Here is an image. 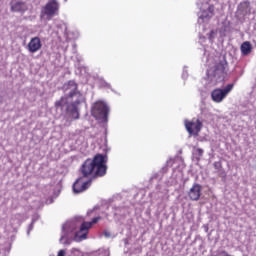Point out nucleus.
Listing matches in <instances>:
<instances>
[{"label": "nucleus", "instance_id": "obj_6", "mask_svg": "<svg viewBox=\"0 0 256 256\" xmlns=\"http://www.w3.org/2000/svg\"><path fill=\"white\" fill-rule=\"evenodd\" d=\"M233 84H228L224 89L216 88L211 92L212 101L214 103H221L231 91H233Z\"/></svg>", "mask_w": 256, "mask_h": 256}, {"label": "nucleus", "instance_id": "obj_15", "mask_svg": "<svg viewBox=\"0 0 256 256\" xmlns=\"http://www.w3.org/2000/svg\"><path fill=\"white\" fill-rule=\"evenodd\" d=\"M203 153H204V151L201 148L194 149V155H195L197 161H199L203 157Z\"/></svg>", "mask_w": 256, "mask_h": 256}, {"label": "nucleus", "instance_id": "obj_1", "mask_svg": "<svg viewBox=\"0 0 256 256\" xmlns=\"http://www.w3.org/2000/svg\"><path fill=\"white\" fill-rule=\"evenodd\" d=\"M64 93H68L66 96L61 97L60 100L55 102V107H66L67 113L70 114L72 119H79V105L83 101V94L79 91V85L75 81L69 80L62 87Z\"/></svg>", "mask_w": 256, "mask_h": 256}, {"label": "nucleus", "instance_id": "obj_8", "mask_svg": "<svg viewBox=\"0 0 256 256\" xmlns=\"http://www.w3.org/2000/svg\"><path fill=\"white\" fill-rule=\"evenodd\" d=\"M185 127L189 135H199L203 127V123L199 119L197 120L193 119L191 121L186 120Z\"/></svg>", "mask_w": 256, "mask_h": 256}, {"label": "nucleus", "instance_id": "obj_2", "mask_svg": "<svg viewBox=\"0 0 256 256\" xmlns=\"http://www.w3.org/2000/svg\"><path fill=\"white\" fill-rule=\"evenodd\" d=\"M107 156L97 154L93 159H86L80 171L83 177H104L107 175Z\"/></svg>", "mask_w": 256, "mask_h": 256}, {"label": "nucleus", "instance_id": "obj_3", "mask_svg": "<svg viewBox=\"0 0 256 256\" xmlns=\"http://www.w3.org/2000/svg\"><path fill=\"white\" fill-rule=\"evenodd\" d=\"M91 115L94 116L97 121H107V117H109V107H107V104L104 102L98 101L93 104Z\"/></svg>", "mask_w": 256, "mask_h": 256}, {"label": "nucleus", "instance_id": "obj_9", "mask_svg": "<svg viewBox=\"0 0 256 256\" xmlns=\"http://www.w3.org/2000/svg\"><path fill=\"white\" fill-rule=\"evenodd\" d=\"M10 9L13 13H25L29 9L27 2L22 0H12L10 2Z\"/></svg>", "mask_w": 256, "mask_h": 256}, {"label": "nucleus", "instance_id": "obj_18", "mask_svg": "<svg viewBox=\"0 0 256 256\" xmlns=\"http://www.w3.org/2000/svg\"><path fill=\"white\" fill-rule=\"evenodd\" d=\"M213 33H215L213 30L210 32V35H213Z\"/></svg>", "mask_w": 256, "mask_h": 256}, {"label": "nucleus", "instance_id": "obj_17", "mask_svg": "<svg viewBox=\"0 0 256 256\" xmlns=\"http://www.w3.org/2000/svg\"><path fill=\"white\" fill-rule=\"evenodd\" d=\"M58 256H65V250H60L58 252Z\"/></svg>", "mask_w": 256, "mask_h": 256}, {"label": "nucleus", "instance_id": "obj_4", "mask_svg": "<svg viewBox=\"0 0 256 256\" xmlns=\"http://www.w3.org/2000/svg\"><path fill=\"white\" fill-rule=\"evenodd\" d=\"M101 221V216L94 217L90 222H83L80 226V230L76 232L74 239L76 241H83L87 239V235H89V229L94 225H97Z\"/></svg>", "mask_w": 256, "mask_h": 256}, {"label": "nucleus", "instance_id": "obj_10", "mask_svg": "<svg viewBox=\"0 0 256 256\" xmlns=\"http://www.w3.org/2000/svg\"><path fill=\"white\" fill-rule=\"evenodd\" d=\"M226 67L227 62L225 61H221L216 64L213 72V77H215L216 79H225V76L227 75Z\"/></svg>", "mask_w": 256, "mask_h": 256}, {"label": "nucleus", "instance_id": "obj_14", "mask_svg": "<svg viewBox=\"0 0 256 256\" xmlns=\"http://www.w3.org/2000/svg\"><path fill=\"white\" fill-rule=\"evenodd\" d=\"M250 6H251V2L249 1H243L239 4L241 11H247V9H249Z\"/></svg>", "mask_w": 256, "mask_h": 256}, {"label": "nucleus", "instance_id": "obj_12", "mask_svg": "<svg viewBox=\"0 0 256 256\" xmlns=\"http://www.w3.org/2000/svg\"><path fill=\"white\" fill-rule=\"evenodd\" d=\"M202 187L200 184H193L190 191L188 192V197L191 201H199L201 199Z\"/></svg>", "mask_w": 256, "mask_h": 256}, {"label": "nucleus", "instance_id": "obj_11", "mask_svg": "<svg viewBox=\"0 0 256 256\" xmlns=\"http://www.w3.org/2000/svg\"><path fill=\"white\" fill-rule=\"evenodd\" d=\"M41 47H43V44L41 43V38L37 36L31 38L27 45L29 53H37V51H41Z\"/></svg>", "mask_w": 256, "mask_h": 256}, {"label": "nucleus", "instance_id": "obj_13", "mask_svg": "<svg viewBox=\"0 0 256 256\" xmlns=\"http://www.w3.org/2000/svg\"><path fill=\"white\" fill-rule=\"evenodd\" d=\"M240 49L242 55H249L251 51H253V47L251 46V42L249 41L243 42Z\"/></svg>", "mask_w": 256, "mask_h": 256}, {"label": "nucleus", "instance_id": "obj_5", "mask_svg": "<svg viewBox=\"0 0 256 256\" xmlns=\"http://www.w3.org/2000/svg\"><path fill=\"white\" fill-rule=\"evenodd\" d=\"M59 2L57 0H49L41 10V17H46L51 21L55 15H59Z\"/></svg>", "mask_w": 256, "mask_h": 256}, {"label": "nucleus", "instance_id": "obj_7", "mask_svg": "<svg viewBox=\"0 0 256 256\" xmlns=\"http://www.w3.org/2000/svg\"><path fill=\"white\" fill-rule=\"evenodd\" d=\"M86 177H79L73 184V192L76 194L83 193L91 187V180H85Z\"/></svg>", "mask_w": 256, "mask_h": 256}, {"label": "nucleus", "instance_id": "obj_16", "mask_svg": "<svg viewBox=\"0 0 256 256\" xmlns=\"http://www.w3.org/2000/svg\"><path fill=\"white\" fill-rule=\"evenodd\" d=\"M213 165H214V168H215V169H218V170L221 169V167H222L221 162H214Z\"/></svg>", "mask_w": 256, "mask_h": 256}]
</instances>
